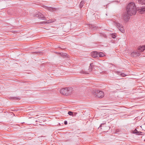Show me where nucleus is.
Instances as JSON below:
<instances>
[{
  "label": "nucleus",
  "mask_w": 145,
  "mask_h": 145,
  "mask_svg": "<svg viewBox=\"0 0 145 145\" xmlns=\"http://www.w3.org/2000/svg\"><path fill=\"white\" fill-rule=\"evenodd\" d=\"M140 53L138 51H136L131 53V56L133 57H136L140 56Z\"/></svg>",
  "instance_id": "7"
},
{
  "label": "nucleus",
  "mask_w": 145,
  "mask_h": 145,
  "mask_svg": "<svg viewBox=\"0 0 145 145\" xmlns=\"http://www.w3.org/2000/svg\"><path fill=\"white\" fill-rule=\"evenodd\" d=\"M72 91L71 88H64L60 90V92L63 95H68L72 93Z\"/></svg>",
  "instance_id": "2"
},
{
  "label": "nucleus",
  "mask_w": 145,
  "mask_h": 145,
  "mask_svg": "<svg viewBox=\"0 0 145 145\" xmlns=\"http://www.w3.org/2000/svg\"><path fill=\"white\" fill-rule=\"evenodd\" d=\"M124 74H123V73H121V76H124Z\"/></svg>",
  "instance_id": "27"
},
{
  "label": "nucleus",
  "mask_w": 145,
  "mask_h": 145,
  "mask_svg": "<svg viewBox=\"0 0 145 145\" xmlns=\"http://www.w3.org/2000/svg\"><path fill=\"white\" fill-rule=\"evenodd\" d=\"M12 99H14V100H17V99H19L18 97H12Z\"/></svg>",
  "instance_id": "24"
},
{
  "label": "nucleus",
  "mask_w": 145,
  "mask_h": 145,
  "mask_svg": "<svg viewBox=\"0 0 145 145\" xmlns=\"http://www.w3.org/2000/svg\"><path fill=\"white\" fill-rule=\"evenodd\" d=\"M84 3V1H81V3H80V4L79 5V7L80 8H81L83 6Z\"/></svg>",
  "instance_id": "18"
},
{
  "label": "nucleus",
  "mask_w": 145,
  "mask_h": 145,
  "mask_svg": "<svg viewBox=\"0 0 145 145\" xmlns=\"http://www.w3.org/2000/svg\"><path fill=\"white\" fill-rule=\"evenodd\" d=\"M145 46H140L138 47V50L139 52H143L145 50Z\"/></svg>",
  "instance_id": "10"
},
{
  "label": "nucleus",
  "mask_w": 145,
  "mask_h": 145,
  "mask_svg": "<svg viewBox=\"0 0 145 145\" xmlns=\"http://www.w3.org/2000/svg\"><path fill=\"white\" fill-rule=\"evenodd\" d=\"M100 36L101 37H103L105 38H106V35L104 33H100Z\"/></svg>",
  "instance_id": "19"
},
{
  "label": "nucleus",
  "mask_w": 145,
  "mask_h": 145,
  "mask_svg": "<svg viewBox=\"0 0 145 145\" xmlns=\"http://www.w3.org/2000/svg\"><path fill=\"white\" fill-rule=\"evenodd\" d=\"M67 55V54H62L61 55V56L62 57H65L66 56V55Z\"/></svg>",
  "instance_id": "23"
},
{
  "label": "nucleus",
  "mask_w": 145,
  "mask_h": 145,
  "mask_svg": "<svg viewBox=\"0 0 145 145\" xmlns=\"http://www.w3.org/2000/svg\"><path fill=\"white\" fill-rule=\"evenodd\" d=\"M94 67V66L93 65V63H90V66L89 67V69H88V71H89V72L92 71V69L93 68V67Z\"/></svg>",
  "instance_id": "13"
},
{
  "label": "nucleus",
  "mask_w": 145,
  "mask_h": 145,
  "mask_svg": "<svg viewBox=\"0 0 145 145\" xmlns=\"http://www.w3.org/2000/svg\"><path fill=\"white\" fill-rule=\"evenodd\" d=\"M68 123L67 121H65L64 122V124L65 125H66Z\"/></svg>",
  "instance_id": "26"
},
{
  "label": "nucleus",
  "mask_w": 145,
  "mask_h": 145,
  "mask_svg": "<svg viewBox=\"0 0 145 145\" xmlns=\"http://www.w3.org/2000/svg\"><path fill=\"white\" fill-rule=\"evenodd\" d=\"M133 133L136 134L138 135H140L142 133L140 131H138L136 129H135L133 131Z\"/></svg>",
  "instance_id": "14"
},
{
  "label": "nucleus",
  "mask_w": 145,
  "mask_h": 145,
  "mask_svg": "<svg viewBox=\"0 0 145 145\" xmlns=\"http://www.w3.org/2000/svg\"><path fill=\"white\" fill-rule=\"evenodd\" d=\"M36 17L42 20H46V18L44 16V15L40 13H38L35 15Z\"/></svg>",
  "instance_id": "6"
},
{
  "label": "nucleus",
  "mask_w": 145,
  "mask_h": 145,
  "mask_svg": "<svg viewBox=\"0 0 145 145\" xmlns=\"http://www.w3.org/2000/svg\"><path fill=\"white\" fill-rule=\"evenodd\" d=\"M77 113L76 112H74V114H73V116H76V115L77 114Z\"/></svg>",
  "instance_id": "25"
},
{
  "label": "nucleus",
  "mask_w": 145,
  "mask_h": 145,
  "mask_svg": "<svg viewBox=\"0 0 145 145\" xmlns=\"http://www.w3.org/2000/svg\"><path fill=\"white\" fill-rule=\"evenodd\" d=\"M91 55L92 57H98V53L97 52H92Z\"/></svg>",
  "instance_id": "11"
},
{
  "label": "nucleus",
  "mask_w": 145,
  "mask_h": 145,
  "mask_svg": "<svg viewBox=\"0 0 145 145\" xmlns=\"http://www.w3.org/2000/svg\"><path fill=\"white\" fill-rule=\"evenodd\" d=\"M101 125H100V127H101Z\"/></svg>",
  "instance_id": "28"
},
{
  "label": "nucleus",
  "mask_w": 145,
  "mask_h": 145,
  "mask_svg": "<svg viewBox=\"0 0 145 145\" xmlns=\"http://www.w3.org/2000/svg\"><path fill=\"white\" fill-rule=\"evenodd\" d=\"M144 141H145V139L144 140Z\"/></svg>",
  "instance_id": "29"
},
{
  "label": "nucleus",
  "mask_w": 145,
  "mask_h": 145,
  "mask_svg": "<svg viewBox=\"0 0 145 145\" xmlns=\"http://www.w3.org/2000/svg\"><path fill=\"white\" fill-rule=\"evenodd\" d=\"M105 56V54L103 52H99L98 53V56H99L100 57H103Z\"/></svg>",
  "instance_id": "16"
},
{
  "label": "nucleus",
  "mask_w": 145,
  "mask_h": 145,
  "mask_svg": "<svg viewBox=\"0 0 145 145\" xmlns=\"http://www.w3.org/2000/svg\"><path fill=\"white\" fill-rule=\"evenodd\" d=\"M116 25L117 27L118 28V29H119L121 32L123 33H124L125 31L123 27V26L121 24L118 23H116Z\"/></svg>",
  "instance_id": "5"
},
{
  "label": "nucleus",
  "mask_w": 145,
  "mask_h": 145,
  "mask_svg": "<svg viewBox=\"0 0 145 145\" xmlns=\"http://www.w3.org/2000/svg\"><path fill=\"white\" fill-rule=\"evenodd\" d=\"M89 72L88 71H86L85 70H82L80 71L79 73L84 74H89V72Z\"/></svg>",
  "instance_id": "12"
},
{
  "label": "nucleus",
  "mask_w": 145,
  "mask_h": 145,
  "mask_svg": "<svg viewBox=\"0 0 145 145\" xmlns=\"http://www.w3.org/2000/svg\"><path fill=\"white\" fill-rule=\"evenodd\" d=\"M55 21V19H50L46 21L42 22H40V24H49L50 23L53 22Z\"/></svg>",
  "instance_id": "8"
},
{
  "label": "nucleus",
  "mask_w": 145,
  "mask_h": 145,
  "mask_svg": "<svg viewBox=\"0 0 145 145\" xmlns=\"http://www.w3.org/2000/svg\"><path fill=\"white\" fill-rule=\"evenodd\" d=\"M129 15L132 16L135 14L137 12V8L135 4L134 3H130L127 5L126 7V12Z\"/></svg>",
  "instance_id": "1"
},
{
  "label": "nucleus",
  "mask_w": 145,
  "mask_h": 145,
  "mask_svg": "<svg viewBox=\"0 0 145 145\" xmlns=\"http://www.w3.org/2000/svg\"><path fill=\"white\" fill-rule=\"evenodd\" d=\"M68 114L70 116H73V112L71 111H69L68 113Z\"/></svg>",
  "instance_id": "21"
},
{
  "label": "nucleus",
  "mask_w": 145,
  "mask_h": 145,
  "mask_svg": "<svg viewBox=\"0 0 145 145\" xmlns=\"http://www.w3.org/2000/svg\"><path fill=\"white\" fill-rule=\"evenodd\" d=\"M128 13L125 12L123 13L122 16V18L125 22H127L129 21L130 19V16H131Z\"/></svg>",
  "instance_id": "4"
},
{
  "label": "nucleus",
  "mask_w": 145,
  "mask_h": 145,
  "mask_svg": "<svg viewBox=\"0 0 145 145\" xmlns=\"http://www.w3.org/2000/svg\"><path fill=\"white\" fill-rule=\"evenodd\" d=\"M94 95L100 98H101L104 96V93L103 91L99 90H97L95 91Z\"/></svg>",
  "instance_id": "3"
},
{
  "label": "nucleus",
  "mask_w": 145,
  "mask_h": 145,
  "mask_svg": "<svg viewBox=\"0 0 145 145\" xmlns=\"http://www.w3.org/2000/svg\"><path fill=\"white\" fill-rule=\"evenodd\" d=\"M138 2L140 4L145 5V0H138Z\"/></svg>",
  "instance_id": "15"
},
{
  "label": "nucleus",
  "mask_w": 145,
  "mask_h": 145,
  "mask_svg": "<svg viewBox=\"0 0 145 145\" xmlns=\"http://www.w3.org/2000/svg\"><path fill=\"white\" fill-rule=\"evenodd\" d=\"M33 53H35L36 54H39V55L42 54V52H39V51L33 52Z\"/></svg>",
  "instance_id": "20"
},
{
  "label": "nucleus",
  "mask_w": 145,
  "mask_h": 145,
  "mask_svg": "<svg viewBox=\"0 0 145 145\" xmlns=\"http://www.w3.org/2000/svg\"><path fill=\"white\" fill-rule=\"evenodd\" d=\"M112 38L114 39L116 37V35L115 34L113 33L112 34Z\"/></svg>",
  "instance_id": "22"
},
{
  "label": "nucleus",
  "mask_w": 145,
  "mask_h": 145,
  "mask_svg": "<svg viewBox=\"0 0 145 145\" xmlns=\"http://www.w3.org/2000/svg\"><path fill=\"white\" fill-rule=\"evenodd\" d=\"M44 7L47 10L52 12H53L54 10L56 9L55 8L52 7H48L44 6Z\"/></svg>",
  "instance_id": "9"
},
{
  "label": "nucleus",
  "mask_w": 145,
  "mask_h": 145,
  "mask_svg": "<svg viewBox=\"0 0 145 145\" xmlns=\"http://www.w3.org/2000/svg\"><path fill=\"white\" fill-rule=\"evenodd\" d=\"M141 10L140 11V13L142 14V12H145V7H142L140 9Z\"/></svg>",
  "instance_id": "17"
}]
</instances>
